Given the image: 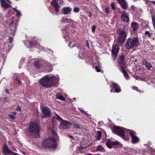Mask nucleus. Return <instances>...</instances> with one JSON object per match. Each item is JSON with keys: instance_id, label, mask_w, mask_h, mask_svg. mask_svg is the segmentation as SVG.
I'll return each instance as SVG.
<instances>
[{"instance_id": "6e6552de", "label": "nucleus", "mask_w": 155, "mask_h": 155, "mask_svg": "<svg viewBox=\"0 0 155 155\" xmlns=\"http://www.w3.org/2000/svg\"><path fill=\"white\" fill-rule=\"evenodd\" d=\"M59 1L61 4H62L64 2L63 0H53L51 3V4L54 7L55 11L57 13L59 12L60 7L58 3Z\"/></svg>"}, {"instance_id": "72a5a7b5", "label": "nucleus", "mask_w": 155, "mask_h": 155, "mask_svg": "<svg viewBox=\"0 0 155 155\" xmlns=\"http://www.w3.org/2000/svg\"><path fill=\"white\" fill-rule=\"evenodd\" d=\"M14 22V21L13 20L10 19H8L7 20V23L8 25H12Z\"/></svg>"}, {"instance_id": "bb28decb", "label": "nucleus", "mask_w": 155, "mask_h": 155, "mask_svg": "<svg viewBox=\"0 0 155 155\" xmlns=\"http://www.w3.org/2000/svg\"><path fill=\"white\" fill-rule=\"evenodd\" d=\"M45 67L48 71H52V65L50 63L47 62L45 66Z\"/></svg>"}, {"instance_id": "e2e57ef3", "label": "nucleus", "mask_w": 155, "mask_h": 155, "mask_svg": "<svg viewBox=\"0 0 155 155\" xmlns=\"http://www.w3.org/2000/svg\"><path fill=\"white\" fill-rule=\"evenodd\" d=\"M69 137L71 138H73V137L71 136H70V135H69Z\"/></svg>"}, {"instance_id": "13d9d810", "label": "nucleus", "mask_w": 155, "mask_h": 155, "mask_svg": "<svg viewBox=\"0 0 155 155\" xmlns=\"http://www.w3.org/2000/svg\"><path fill=\"white\" fill-rule=\"evenodd\" d=\"M89 17L91 18V15L90 12L89 13Z\"/></svg>"}, {"instance_id": "a18cd8bd", "label": "nucleus", "mask_w": 155, "mask_h": 155, "mask_svg": "<svg viewBox=\"0 0 155 155\" xmlns=\"http://www.w3.org/2000/svg\"><path fill=\"white\" fill-rule=\"evenodd\" d=\"M96 28V27L94 25H93L92 27V32H94L95 31Z\"/></svg>"}, {"instance_id": "58836bf2", "label": "nucleus", "mask_w": 155, "mask_h": 155, "mask_svg": "<svg viewBox=\"0 0 155 155\" xmlns=\"http://www.w3.org/2000/svg\"><path fill=\"white\" fill-rule=\"evenodd\" d=\"M73 11L75 12H78L79 11V8L77 7H75L73 9Z\"/></svg>"}, {"instance_id": "423d86ee", "label": "nucleus", "mask_w": 155, "mask_h": 155, "mask_svg": "<svg viewBox=\"0 0 155 155\" xmlns=\"http://www.w3.org/2000/svg\"><path fill=\"white\" fill-rule=\"evenodd\" d=\"M41 84L44 87H51V84L49 80L48 75L43 77L39 81Z\"/></svg>"}, {"instance_id": "f3484780", "label": "nucleus", "mask_w": 155, "mask_h": 155, "mask_svg": "<svg viewBox=\"0 0 155 155\" xmlns=\"http://www.w3.org/2000/svg\"><path fill=\"white\" fill-rule=\"evenodd\" d=\"M124 56L121 55L119 57L118 62L120 68H126V65L124 61Z\"/></svg>"}, {"instance_id": "b1692460", "label": "nucleus", "mask_w": 155, "mask_h": 155, "mask_svg": "<svg viewBox=\"0 0 155 155\" xmlns=\"http://www.w3.org/2000/svg\"><path fill=\"white\" fill-rule=\"evenodd\" d=\"M71 10V8L70 7H64L62 8L63 14L65 15L69 14Z\"/></svg>"}, {"instance_id": "f8f14e48", "label": "nucleus", "mask_w": 155, "mask_h": 155, "mask_svg": "<svg viewBox=\"0 0 155 155\" xmlns=\"http://www.w3.org/2000/svg\"><path fill=\"white\" fill-rule=\"evenodd\" d=\"M119 50V47L118 45L115 44L113 45L112 51V58L113 60L115 59Z\"/></svg>"}, {"instance_id": "680f3d73", "label": "nucleus", "mask_w": 155, "mask_h": 155, "mask_svg": "<svg viewBox=\"0 0 155 155\" xmlns=\"http://www.w3.org/2000/svg\"><path fill=\"white\" fill-rule=\"evenodd\" d=\"M74 31H74L73 30V31H71V32H72V33H74Z\"/></svg>"}, {"instance_id": "5fc2aeb1", "label": "nucleus", "mask_w": 155, "mask_h": 155, "mask_svg": "<svg viewBox=\"0 0 155 155\" xmlns=\"http://www.w3.org/2000/svg\"><path fill=\"white\" fill-rule=\"evenodd\" d=\"M133 89L134 90H136L137 91V87H133Z\"/></svg>"}, {"instance_id": "0e129e2a", "label": "nucleus", "mask_w": 155, "mask_h": 155, "mask_svg": "<svg viewBox=\"0 0 155 155\" xmlns=\"http://www.w3.org/2000/svg\"><path fill=\"white\" fill-rule=\"evenodd\" d=\"M135 79H137V77H135Z\"/></svg>"}, {"instance_id": "c756f323", "label": "nucleus", "mask_w": 155, "mask_h": 155, "mask_svg": "<svg viewBox=\"0 0 155 155\" xmlns=\"http://www.w3.org/2000/svg\"><path fill=\"white\" fill-rule=\"evenodd\" d=\"M79 59H82V57L81 56H83L84 55V50L81 49L80 51L79 52Z\"/></svg>"}, {"instance_id": "c85d7f7f", "label": "nucleus", "mask_w": 155, "mask_h": 155, "mask_svg": "<svg viewBox=\"0 0 155 155\" xmlns=\"http://www.w3.org/2000/svg\"><path fill=\"white\" fill-rule=\"evenodd\" d=\"M97 151L100 152H104V150L102 146L101 145H99L97 148Z\"/></svg>"}, {"instance_id": "a19ab883", "label": "nucleus", "mask_w": 155, "mask_h": 155, "mask_svg": "<svg viewBox=\"0 0 155 155\" xmlns=\"http://www.w3.org/2000/svg\"><path fill=\"white\" fill-rule=\"evenodd\" d=\"M111 8L112 9H115V7H116L115 5L113 2L111 3Z\"/></svg>"}, {"instance_id": "09e8293b", "label": "nucleus", "mask_w": 155, "mask_h": 155, "mask_svg": "<svg viewBox=\"0 0 155 155\" xmlns=\"http://www.w3.org/2000/svg\"><path fill=\"white\" fill-rule=\"evenodd\" d=\"M16 80L18 81V82L19 84H21V82H20V81L18 80V78H16Z\"/></svg>"}, {"instance_id": "37998d69", "label": "nucleus", "mask_w": 155, "mask_h": 155, "mask_svg": "<svg viewBox=\"0 0 155 155\" xmlns=\"http://www.w3.org/2000/svg\"><path fill=\"white\" fill-rule=\"evenodd\" d=\"M13 38L12 37H10L8 39V41L9 43H12L13 41Z\"/></svg>"}, {"instance_id": "412c9836", "label": "nucleus", "mask_w": 155, "mask_h": 155, "mask_svg": "<svg viewBox=\"0 0 155 155\" xmlns=\"http://www.w3.org/2000/svg\"><path fill=\"white\" fill-rule=\"evenodd\" d=\"M60 22V23L61 24L67 23H69L71 25L73 24V25H74V22L73 21L70 19L64 18L62 19Z\"/></svg>"}, {"instance_id": "ddd939ff", "label": "nucleus", "mask_w": 155, "mask_h": 155, "mask_svg": "<svg viewBox=\"0 0 155 155\" xmlns=\"http://www.w3.org/2000/svg\"><path fill=\"white\" fill-rule=\"evenodd\" d=\"M2 153L4 155H8V154L15 155L16 154V153L12 152L9 149L7 146L5 145H4L3 147Z\"/></svg>"}, {"instance_id": "9b49d317", "label": "nucleus", "mask_w": 155, "mask_h": 155, "mask_svg": "<svg viewBox=\"0 0 155 155\" xmlns=\"http://www.w3.org/2000/svg\"><path fill=\"white\" fill-rule=\"evenodd\" d=\"M128 133L131 137L132 142L133 143H137L139 141V139L136 136V133L135 131L129 130Z\"/></svg>"}, {"instance_id": "c9c22d12", "label": "nucleus", "mask_w": 155, "mask_h": 155, "mask_svg": "<svg viewBox=\"0 0 155 155\" xmlns=\"http://www.w3.org/2000/svg\"><path fill=\"white\" fill-rule=\"evenodd\" d=\"M16 15L17 17H19L21 15V14L20 11L18 9H16Z\"/></svg>"}, {"instance_id": "052dcab7", "label": "nucleus", "mask_w": 155, "mask_h": 155, "mask_svg": "<svg viewBox=\"0 0 155 155\" xmlns=\"http://www.w3.org/2000/svg\"><path fill=\"white\" fill-rule=\"evenodd\" d=\"M13 9L14 10H15V11H16V9H17L16 8H13Z\"/></svg>"}, {"instance_id": "4d7b16f0", "label": "nucleus", "mask_w": 155, "mask_h": 155, "mask_svg": "<svg viewBox=\"0 0 155 155\" xmlns=\"http://www.w3.org/2000/svg\"><path fill=\"white\" fill-rule=\"evenodd\" d=\"M152 3L153 5H155V1H152Z\"/></svg>"}, {"instance_id": "0eeeda50", "label": "nucleus", "mask_w": 155, "mask_h": 155, "mask_svg": "<svg viewBox=\"0 0 155 155\" xmlns=\"http://www.w3.org/2000/svg\"><path fill=\"white\" fill-rule=\"evenodd\" d=\"M108 84L111 88L110 91L111 92L119 93L121 91L120 87L116 83L110 81L108 83Z\"/></svg>"}, {"instance_id": "aec40b11", "label": "nucleus", "mask_w": 155, "mask_h": 155, "mask_svg": "<svg viewBox=\"0 0 155 155\" xmlns=\"http://www.w3.org/2000/svg\"><path fill=\"white\" fill-rule=\"evenodd\" d=\"M117 142L116 141H112L108 139L106 143V145L109 148H111L113 146L117 144Z\"/></svg>"}, {"instance_id": "864d4df0", "label": "nucleus", "mask_w": 155, "mask_h": 155, "mask_svg": "<svg viewBox=\"0 0 155 155\" xmlns=\"http://www.w3.org/2000/svg\"><path fill=\"white\" fill-rule=\"evenodd\" d=\"M16 109L17 110H18V111H19V110H21V108H20L19 107V106H18V107Z\"/></svg>"}, {"instance_id": "bf43d9fd", "label": "nucleus", "mask_w": 155, "mask_h": 155, "mask_svg": "<svg viewBox=\"0 0 155 155\" xmlns=\"http://www.w3.org/2000/svg\"><path fill=\"white\" fill-rule=\"evenodd\" d=\"M87 155H99V154H97V155H93V154H87Z\"/></svg>"}, {"instance_id": "de8ad7c7", "label": "nucleus", "mask_w": 155, "mask_h": 155, "mask_svg": "<svg viewBox=\"0 0 155 155\" xmlns=\"http://www.w3.org/2000/svg\"><path fill=\"white\" fill-rule=\"evenodd\" d=\"M78 109L83 113L86 114L85 111L84 110L81 109L80 108H78Z\"/></svg>"}, {"instance_id": "dca6fc26", "label": "nucleus", "mask_w": 155, "mask_h": 155, "mask_svg": "<svg viewBox=\"0 0 155 155\" xmlns=\"http://www.w3.org/2000/svg\"><path fill=\"white\" fill-rule=\"evenodd\" d=\"M29 45L28 46V47H32L33 46H35L36 48H38L41 51L44 50V48L43 47L40 46L37 43L36 41H34L33 44L31 42H28Z\"/></svg>"}, {"instance_id": "6e6d98bb", "label": "nucleus", "mask_w": 155, "mask_h": 155, "mask_svg": "<svg viewBox=\"0 0 155 155\" xmlns=\"http://www.w3.org/2000/svg\"><path fill=\"white\" fill-rule=\"evenodd\" d=\"M5 92L7 93H9V90L8 89H6L5 90Z\"/></svg>"}, {"instance_id": "f704fd0d", "label": "nucleus", "mask_w": 155, "mask_h": 155, "mask_svg": "<svg viewBox=\"0 0 155 155\" xmlns=\"http://www.w3.org/2000/svg\"><path fill=\"white\" fill-rule=\"evenodd\" d=\"M55 115H56V118L58 120L60 121H62V122L63 120L57 114H55Z\"/></svg>"}, {"instance_id": "4c0bfd02", "label": "nucleus", "mask_w": 155, "mask_h": 155, "mask_svg": "<svg viewBox=\"0 0 155 155\" xmlns=\"http://www.w3.org/2000/svg\"><path fill=\"white\" fill-rule=\"evenodd\" d=\"M146 4H147L148 5H151V3H152V1H149V0H143Z\"/></svg>"}, {"instance_id": "1a4fd4ad", "label": "nucleus", "mask_w": 155, "mask_h": 155, "mask_svg": "<svg viewBox=\"0 0 155 155\" xmlns=\"http://www.w3.org/2000/svg\"><path fill=\"white\" fill-rule=\"evenodd\" d=\"M1 6L4 10L12 8V2L9 0H0Z\"/></svg>"}, {"instance_id": "a211bd4d", "label": "nucleus", "mask_w": 155, "mask_h": 155, "mask_svg": "<svg viewBox=\"0 0 155 155\" xmlns=\"http://www.w3.org/2000/svg\"><path fill=\"white\" fill-rule=\"evenodd\" d=\"M65 32L66 31H64L63 32L64 35V37L65 38L66 40V42L68 44V45L69 46L70 48H73L74 47V45H73V46H71V42L74 40L71 39V38L68 37V36H67L65 34Z\"/></svg>"}, {"instance_id": "2f4dec72", "label": "nucleus", "mask_w": 155, "mask_h": 155, "mask_svg": "<svg viewBox=\"0 0 155 155\" xmlns=\"http://www.w3.org/2000/svg\"><path fill=\"white\" fill-rule=\"evenodd\" d=\"M101 137V132L100 131H97V140H99Z\"/></svg>"}, {"instance_id": "e433bc0d", "label": "nucleus", "mask_w": 155, "mask_h": 155, "mask_svg": "<svg viewBox=\"0 0 155 155\" xmlns=\"http://www.w3.org/2000/svg\"><path fill=\"white\" fill-rule=\"evenodd\" d=\"M74 127L75 128H81L82 127V126L80 125H79L77 124H73Z\"/></svg>"}, {"instance_id": "79ce46f5", "label": "nucleus", "mask_w": 155, "mask_h": 155, "mask_svg": "<svg viewBox=\"0 0 155 155\" xmlns=\"http://www.w3.org/2000/svg\"><path fill=\"white\" fill-rule=\"evenodd\" d=\"M145 34L150 38V35L149 32L148 31H146L145 32Z\"/></svg>"}, {"instance_id": "4be33fe9", "label": "nucleus", "mask_w": 155, "mask_h": 155, "mask_svg": "<svg viewBox=\"0 0 155 155\" xmlns=\"http://www.w3.org/2000/svg\"><path fill=\"white\" fill-rule=\"evenodd\" d=\"M131 28L133 29V32L135 33L139 28L138 23L137 22H132L131 24Z\"/></svg>"}, {"instance_id": "7c9ffc66", "label": "nucleus", "mask_w": 155, "mask_h": 155, "mask_svg": "<svg viewBox=\"0 0 155 155\" xmlns=\"http://www.w3.org/2000/svg\"><path fill=\"white\" fill-rule=\"evenodd\" d=\"M34 65L35 68H39L40 67V63L39 61H36L34 63Z\"/></svg>"}, {"instance_id": "5701e85b", "label": "nucleus", "mask_w": 155, "mask_h": 155, "mask_svg": "<svg viewBox=\"0 0 155 155\" xmlns=\"http://www.w3.org/2000/svg\"><path fill=\"white\" fill-rule=\"evenodd\" d=\"M118 1L122 8L125 9L127 8L128 5L125 0H118Z\"/></svg>"}, {"instance_id": "f257e3e1", "label": "nucleus", "mask_w": 155, "mask_h": 155, "mask_svg": "<svg viewBox=\"0 0 155 155\" xmlns=\"http://www.w3.org/2000/svg\"><path fill=\"white\" fill-rule=\"evenodd\" d=\"M51 135L53 137L52 138H47L43 141L42 145L44 148L51 149L56 148L57 145L56 142L58 139L57 134L55 131L52 130Z\"/></svg>"}, {"instance_id": "ea45409f", "label": "nucleus", "mask_w": 155, "mask_h": 155, "mask_svg": "<svg viewBox=\"0 0 155 155\" xmlns=\"http://www.w3.org/2000/svg\"><path fill=\"white\" fill-rule=\"evenodd\" d=\"M95 69H96V71L97 72H101V70L97 66H95Z\"/></svg>"}, {"instance_id": "2eb2a0df", "label": "nucleus", "mask_w": 155, "mask_h": 155, "mask_svg": "<svg viewBox=\"0 0 155 155\" xmlns=\"http://www.w3.org/2000/svg\"><path fill=\"white\" fill-rule=\"evenodd\" d=\"M71 125V124L69 122L63 120L60 125V128L63 129H66L69 128Z\"/></svg>"}, {"instance_id": "6ab92c4d", "label": "nucleus", "mask_w": 155, "mask_h": 155, "mask_svg": "<svg viewBox=\"0 0 155 155\" xmlns=\"http://www.w3.org/2000/svg\"><path fill=\"white\" fill-rule=\"evenodd\" d=\"M122 15L121 19L123 21L127 22L129 21V18L128 15L125 11H123L121 13Z\"/></svg>"}, {"instance_id": "603ef678", "label": "nucleus", "mask_w": 155, "mask_h": 155, "mask_svg": "<svg viewBox=\"0 0 155 155\" xmlns=\"http://www.w3.org/2000/svg\"><path fill=\"white\" fill-rule=\"evenodd\" d=\"M131 8H132V9L133 10H134V11L135 10V7L134 6H132L131 7Z\"/></svg>"}, {"instance_id": "a878e982", "label": "nucleus", "mask_w": 155, "mask_h": 155, "mask_svg": "<svg viewBox=\"0 0 155 155\" xmlns=\"http://www.w3.org/2000/svg\"><path fill=\"white\" fill-rule=\"evenodd\" d=\"M142 63L143 64L145 65L147 68L149 70H151V68H152V66L150 63L148 62L145 59L142 60Z\"/></svg>"}, {"instance_id": "8fccbe9b", "label": "nucleus", "mask_w": 155, "mask_h": 155, "mask_svg": "<svg viewBox=\"0 0 155 155\" xmlns=\"http://www.w3.org/2000/svg\"><path fill=\"white\" fill-rule=\"evenodd\" d=\"M150 150H149L150 152H151L152 151H153L154 152H155V149H153L152 148H150Z\"/></svg>"}, {"instance_id": "49530a36", "label": "nucleus", "mask_w": 155, "mask_h": 155, "mask_svg": "<svg viewBox=\"0 0 155 155\" xmlns=\"http://www.w3.org/2000/svg\"><path fill=\"white\" fill-rule=\"evenodd\" d=\"M8 116L10 119H12L14 118V116L11 114H9Z\"/></svg>"}, {"instance_id": "c03bdc74", "label": "nucleus", "mask_w": 155, "mask_h": 155, "mask_svg": "<svg viewBox=\"0 0 155 155\" xmlns=\"http://www.w3.org/2000/svg\"><path fill=\"white\" fill-rule=\"evenodd\" d=\"M105 12L108 14L109 13V8L108 7H106L105 9Z\"/></svg>"}, {"instance_id": "473e14b6", "label": "nucleus", "mask_w": 155, "mask_h": 155, "mask_svg": "<svg viewBox=\"0 0 155 155\" xmlns=\"http://www.w3.org/2000/svg\"><path fill=\"white\" fill-rule=\"evenodd\" d=\"M17 25L16 24H15L14 27V28L13 29V31H12L11 32L10 34L11 35H14L16 31V28Z\"/></svg>"}, {"instance_id": "20e7f679", "label": "nucleus", "mask_w": 155, "mask_h": 155, "mask_svg": "<svg viewBox=\"0 0 155 155\" xmlns=\"http://www.w3.org/2000/svg\"><path fill=\"white\" fill-rule=\"evenodd\" d=\"M138 39L136 38H130L127 41L126 44V48L129 49L137 46L139 43Z\"/></svg>"}, {"instance_id": "3c124183", "label": "nucleus", "mask_w": 155, "mask_h": 155, "mask_svg": "<svg viewBox=\"0 0 155 155\" xmlns=\"http://www.w3.org/2000/svg\"><path fill=\"white\" fill-rule=\"evenodd\" d=\"M86 45H87V47H89V42H88V41H86Z\"/></svg>"}, {"instance_id": "69168bd1", "label": "nucleus", "mask_w": 155, "mask_h": 155, "mask_svg": "<svg viewBox=\"0 0 155 155\" xmlns=\"http://www.w3.org/2000/svg\"><path fill=\"white\" fill-rule=\"evenodd\" d=\"M147 144H144V146H147Z\"/></svg>"}, {"instance_id": "9d476101", "label": "nucleus", "mask_w": 155, "mask_h": 155, "mask_svg": "<svg viewBox=\"0 0 155 155\" xmlns=\"http://www.w3.org/2000/svg\"><path fill=\"white\" fill-rule=\"evenodd\" d=\"M127 35L125 31L121 30L119 32V36L118 40V43L119 44L121 43H123Z\"/></svg>"}, {"instance_id": "393cba45", "label": "nucleus", "mask_w": 155, "mask_h": 155, "mask_svg": "<svg viewBox=\"0 0 155 155\" xmlns=\"http://www.w3.org/2000/svg\"><path fill=\"white\" fill-rule=\"evenodd\" d=\"M125 68H120V71L123 73L125 79L128 80L130 78L129 75L127 74Z\"/></svg>"}, {"instance_id": "f03ea898", "label": "nucleus", "mask_w": 155, "mask_h": 155, "mask_svg": "<svg viewBox=\"0 0 155 155\" xmlns=\"http://www.w3.org/2000/svg\"><path fill=\"white\" fill-rule=\"evenodd\" d=\"M129 130L125 128L118 126L114 127L112 129L114 132L117 134L120 135L122 138L125 140H128L129 139L128 136L126 134H128Z\"/></svg>"}, {"instance_id": "7ed1b4c3", "label": "nucleus", "mask_w": 155, "mask_h": 155, "mask_svg": "<svg viewBox=\"0 0 155 155\" xmlns=\"http://www.w3.org/2000/svg\"><path fill=\"white\" fill-rule=\"evenodd\" d=\"M29 130L35 138L39 137V129L38 124L35 122H31L30 124Z\"/></svg>"}, {"instance_id": "774afa93", "label": "nucleus", "mask_w": 155, "mask_h": 155, "mask_svg": "<svg viewBox=\"0 0 155 155\" xmlns=\"http://www.w3.org/2000/svg\"><path fill=\"white\" fill-rule=\"evenodd\" d=\"M73 27H74V26H73Z\"/></svg>"}, {"instance_id": "cd10ccee", "label": "nucleus", "mask_w": 155, "mask_h": 155, "mask_svg": "<svg viewBox=\"0 0 155 155\" xmlns=\"http://www.w3.org/2000/svg\"><path fill=\"white\" fill-rule=\"evenodd\" d=\"M56 97L57 99H60L62 101H64L65 100V98L63 96L59 94H57Z\"/></svg>"}, {"instance_id": "338daca9", "label": "nucleus", "mask_w": 155, "mask_h": 155, "mask_svg": "<svg viewBox=\"0 0 155 155\" xmlns=\"http://www.w3.org/2000/svg\"><path fill=\"white\" fill-rule=\"evenodd\" d=\"M134 1V2H136V1L137 0H133Z\"/></svg>"}, {"instance_id": "4468645a", "label": "nucleus", "mask_w": 155, "mask_h": 155, "mask_svg": "<svg viewBox=\"0 0 155 155\" xmlns=\"http://www.w3.org/2000/svg\"><path fill=\"white\" fill-rule=\"evenodd\" d=\"M43 117L49 118L51 116V112L49 108L45 106L42 108Z\"/></svg>"}, {"instance_id": "39448f33", "label": "nucleus", "mask_w": 155, "mask_h": 155, "mask_svg": "<svg viewBox=\"0 0 155 155\" xmlns=\"http://www.w3.org/2000/svg\"><path fill=\"white\" fill-rule=\"evenodd\" d=\"M51 87L54 86L59 81V77L58 75L50 74L48 75Z\"/></svg>"}]
</instances>
